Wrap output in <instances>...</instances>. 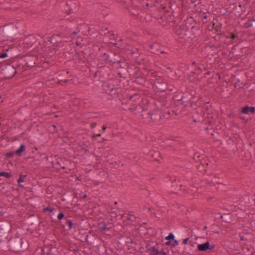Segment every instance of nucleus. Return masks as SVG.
Wrapping results in <instances>:
<instances>
[{"mask_svg": "<svg viewBox=\"0 0 255 255\" xmlns=\"http://www.w3.org/2000/svg\"><path fill=\"white\" fill-rule=\"evenodd\" d=\"M225 36H226L227 38H231L233 40L238 37V34L233 32H231L230 36L225 35Z\"/></svg>", "mask_w": 255, "mask_h": 255, "instance_id": "c9c22d12", "label": "nucleus"}, {"mask_svg": "<svg viewBox=\"0 0 255 255\" xmlns=\"http://www.w3.org/2000/svg\"><path fill=\"white\" fill-rule=\"evenodd\" d=\"M73 2L71 0L68 1L66 3V6L67 7V9H66V11H68V14H70L73 12V9L69 7V6L73 4Z\"/></svg>", "mask_w": 255, "mask_h": 255, "instance_id": "7c9ffc66", "label": "nucleus"}, {"mask_svg": "<svg viewBox=\"0 0 255 255\" xmlns=\"http://www.w3.org/2000/svg\"><path fill=\"white\" fill-rule=\"evenodd\" d=\"M188 29H190V28H189V27L187 26V25L186 24H182L181 25L179 28L178 29H177V32H179V31H181V30H188Z\"/></svg>", "mask_w": 255, "mask_h": 255, "instance_id": "a19ab883", "label": "nucleus"}, {"mask_svg": "<svg viewBox=\"0 0 255 255\" xmlns=\"http://www.w3.org/2000/svg\"><path fill=\"white\" fill-rule=\"evenodd\" d=\"M216 30L217 32V35H221V36H225V33L222 32L220 29L216 28Z\"/></svg>", "mask_w": 255, "mask_h": 255, "instance_id": "de8ad7c7", "label": "nucleus"}, {"mask_svg": "<svg viewBox=\"0 0 255 255\" xmlns=\"http://www.w3.org/2000/svg\"><path fill=\"white\" fill-rule=\"evenodd\" d=\"M127 219L128 220H131L132 221H133V219H132L131 217H128Z\"/></svg>", "mask_w": 255, "mask_h": 255, "instance_id": "0e129e2a", "label": "nucleus"}, {"mask_svg": "<svg viewBox=\"0 0 255 255\" xmlns=\"http://www.w3.org/2000/svg\"><path fill=\"white\" fill-rule=\"evenodd\" d=\"M120 100L123 110L131 111L134 114H140L143 110L142 106L140 105L141 102L140 96L137 94L131 96L122 95Z\"/></svg>", "mask_w": 255, "mask_h": 255, "instance_id": "f257e3e1", "label": "nucleus"}, {"mask_svg": "<svg viewBox=\"0 0 255 255\" xmlns=\"http://www.w3.org/2000/svg\"><path fill=\"white\" fill-rule=\"evenodd\" d=\"M106 128H107V127L106 126L104 125L102 127L103 131L104 132L106 130Z\"/></svg>", "mask_w": 255, "mask_h": 255, "instance_id": "052dcab7", "label": "nucleus"}, {"mask_svg": "<svg viewBox=\"0 0 255 255\" xmlns=\"http://www.w3.org/2000/svg\"><path fill=\"white\" fill-rule=\"evenodd\" d=\"M139 52L138 51V49H137V52H135L132 54V55L131 56L132 58L137 59V58L139 56Z\"/></svg>", "mask_w": 255, "mask_h": 255, "instance_id": "37998d69", "label": "nucleus"}, {"mask_svg": "<svg viewBox=\"0 0 255 255\" xmlns=\"http://www.w3.org/2000/svg\"><path fill=\"white\" fill-rule=\"evenodd\" d=\"M189 238H186V239H184L183 242H182V243L184 245H187V243H188V242L189 241Z\"/></svg>", "mask_w": 255, "mask_h": 255, "instance_id": "603ef678", "label": "nucleus"}, {"mask_svg": "<svg viewBox=\"0 0 255 255\" xmlns=\"http://www.w3.org/2000/svg\"><path fill=\"white\" fill-rule=\"evenodd\" d=\"M177 90V88L175 87L174 86L171 84H169L168 83H167V87L165 88V91H171L175 92Z\"/></svg>", "mask_w": 255, "mask_h": 255, "instance_id": "c756f323", "label": "nucleus"}, {"mask_svg": "<svg viewBox=\"0 0 255 255\" xmlns=\"http://www.w3.org/2000/svg\"><path fill=\"white\" fill-rule=\"evenodd\" d=\"M140 116L149 122L156 123L160 121L162 116L161 112L159 110L149 111L147 109H143L141 112Z\"/></svg>", "mask_w": 255, "mask_h": 255, "instance_id": "39448f33", "label": "nucleus"}, {"mask_svg": "<svg viewBox=\"0 0 255 255\" xmlns=\"http://www.w3.org/2000/svg\"><path fill=\"white\" fill-rule=\"evenodd\" d=\"M211 74V72L208 71L205 74V77H206V75H209Z\"/></svg>", "mask_w": 255, "mask_h": 255, "instance_id": "680f3d73", "label": "nucleus"}, {"mask_svg": "<svg viewBox=\"0 0 255 255\" xmlns=\"http://www.w3.org/2000/svg\"><path fill=\"white\" fill-rule=\"evenodd\" d=\"M208 228V227L205 226L204 227L203 230H206Z\"/></svg>", "mask_w": 255, "mask_h": 255, "instance_id": "774afa93", "label": "nucleus"}, {"mask_svg": "<svg viewBox=\"0 0 255 255\" xmlns=\"http://www.w3.org/2000/svg\"><path fill=\"white\" fill-rule=\"evenodd\" d=\"M36 42V39L33 35H28L23 40L24 47L27 49L31 47Z\"/></svg>", "mask_w": 255, "mask_h": 255, "instance_id": "9b49d317", "label": "nucleus"}, {"mask_svg": "<svg viewBox=\"0 0 255 255\" xmlns=\"http://www.w3.org/2000/svg\"><path fill=\"white\" fill-rule=\"evenodd\" d=\"M114 81H108L103 84V88L104 91L108 94L110 98H108L109 100L121 97V90L119 87H116L114 84Z\"/></svg>", "mask_w": 255, "mask_h": 255, "instance_id": "7ed1b4c3", "label": "nucleus"}, {"mask_svg": "<svg viewBox=\"0 0 255 255\" xmlns=\"http://www.w3.org/2000/svg\"><path fill=\"white\" fill-rule=\"evenodd\" d=\"M7 54L6 52L0 53V58H5L7 57Z\"/></svg>", "mask_w": 255, "mask_h": 255, "instance_id": "49530a36", "label": "nucleus"}, {"mask_svg": "<svg viewBox=\"0 0 255 255\" xmlns=\"http://www.w3.org/2000/svg\"><path fill=\"white\" fill-rule=\"evenodd\" d=\"M160 54H167V52H166V51H160Z\"/></svg>", "mask_w": 255, "mask_h": 255, "instance_id": "e2e57ef3", "label": "nucleus"}, {"mask_svg": "<svg viewBox=\"0 0 255 255\" xmlns=\"http://www.w3.org/2000/svg\"><path fill=\"white\" fill-rule=\"evenodd\" d=\"M97 228L100 232H103L106 230H109V229H111L112 225L106 224V221H104L99 223L98 224Z\"/></svg>", "mask_w": 255, "mask_h": 255, "instance_id": "f3484780", "label": "nucleus"}, {"mask_svg": "<svg viewBox=\"0 0 255 255\" xmlns=\"http://www.w3.org/2000/svg\"><path fill=\"white\" fill-rule=\"evenodd\" d=\"M16 27L14 25H6L3 29V32L7 35H12L16 32Z\"/></svg>", "mask_w": 255, "mask_h": 255, "instance_id": "4468645a", "label": "nucleus"}, {"mask_svg": "<svg viewBox=\"0 0 255 255\" xmlns=\"http://www.w3.org/2000/svg\"><path fill=\"white\" fill-rule=\"evenodd\" d=\"M15 154L14 152H9L6 153L5 156L7 158H12L14 156V155Z\"/></svg>", "mask_w": 255, "mask_h": 255, "instance_id": "c03bdc74", "label": "nucleus"}, {"mask_svg": "<svg viewBox=\"0 0 255 255\" xmlns=\"http://www.w3.org/2000/svg\"><path fill=\"white\" fill-rule=\"evenodd\" d=\"M240 119L243 121V123L245 124H247L248 122H249V120L248 119H245V118L244 117H240Z\"/></svg>", "mask_w": 255, "mask_h": 255, "instance_id": "09e8293b", "label": "nucleus"}, {"mask_svg": "<svg viewBox=\"0 0 255 255\" xmlns=\"http://www.w3.org/2000/svg\"><path fill=\"white\" fill-rule=\"evenodd\" d=\"M181 101L179 103L180 105H183L184 106H187L188 104H191V100L189 98L183 95L181 97Z\"/></svg>", "mask_w": 255, "mask_h": 255, "instance_id": "4be33fe9", "label": "nucleus"}, {"mask_svg": "<svg viewBox=\"0 0 255 255\" xmlns=\"http://www.w3.org/2000/svg\"><path fill=\"white\" fill-rule=\"evenodd\" d=\"M10 248L14 252H24L28 248L27 242L23 238H16L12 241Z\"/></svg>", "mask_w": 255, "mask_h": 255, "instance_id": "0eeeda50", "label": "nucleus"}, {"mask_svg": "<svg viewBox=\"0 0 255 255\" xmlns=\"http://www.w3.org/2000/svg\"><path fill=\"white\" fill-rule=\"evenodd\" d=\"M99 74V72L98 71H96L94 74V77H96L98 76V74Z\"/></svg>", "mask_w": 255, "mask_h": 255, "instance_id": "13d9d810", "label": "nucleus"}, {"mask_svg": "<svg viewBox=\"0 0 255 255\" xmlns=\"http://www.w3.org/2000/svg\"><path fill=\"white\" fill-rule=\"evenodd\" d=\"M167 83L166 80L161 77H158L156 78L154 81V85L160 91H165V88L167 87Z\"/></svg>", "mask_w": 255, "mask_h": 255, "instance_id": "1a4fd4ad", "label": "nucleus"}, {"mask_svg": "<svg viewBox=\"0 0 255 255\" xmlns=\"http://www.w3.org/2000/svg\"><path fill=\"white\" fill-rule=\"evenodd\" d=\"M250 112L251 114L255 113V107H249L247 105L242 108L241 113L242 114L248 115Z\"/></svg>", "mask_w": 255, "mask_h": 255, "instance_id": "a211bd4d", "label": "nucleus"}, {"mask_svg": "<svg viewBox=\"0 0 255 255\" xmlns=\"http://www.w3.org/2000/svg\"><path fill=\"white\" fill-rule=\"evenodd\" d=\"M135 78V82L140 84H142V83L144 82V77H136Z\"/></svg>", "mask_w": 255, "mask_h": 255, "instance_id": "e433bc0d", "label": "nucleus"}, {"mask_svg": "<svg viewBox=\"0 0 255 255\" xmlns=\"http://www.w3.org/2000/svg\"><path fill=\"white\" fill-rule=\"evenodd\" d=\"M61 33L54 34L51 37H50L49 41H50V43H52L54 45L57 46L59 43L61 42Z\"/></svg>", "mask_w": 255, "mask_h": 255, "instance_id": "dca6fc26", "label": "nucleus"}, {"mask_svg": "<svg viewBox=\"0 0 255 255\" xmlns=\"http://www.w3.org/2000/svg\"><path fill=\"white\" fill-rule=\"evenodd\" d=\"M112 222H113V219H110L109 220H108L107 221H106V224L111 225H112V228L113 227V225Z\"/></svg>", "mask_w": 255, "mask_h": 255, "instance_id": "3c124183", "label": "nucleus"}, {"mask_svg": "<svg viewBox=\"0 0 255 255\" xmlns=\"http://www.w3.org/2000/svg\"><path fill=\"white\" fill-rule=\"evenodd\" d=\"M220 218L222 220V221L225 223H230V218L228 214H224L221 215Z\"/></svg>", "mask_w": 255, "mask_h": 255, "instance_id": "473e14b6", "label": "nucleus"}, {"mask_svg": "<svg viewBox=\"0 0 255 255\" xmlns=\"http://www.w3.org/2000/svg\"><path fill=\"white\" fill-rule=\"evenodd\" d=\"M183 94L182 93H180V94H177L176 95H175L174 96H173V99L175 101H177L178 103V104H179V103H180L182 99H181V97L183 96Z\"/></svg>", "mask_w": 255, "mask_h": 255, "instance_id": "2f4dec72", "label": "nucleus"}, {"mask_svg": "<svg viewBox=\"0 0 255 255\" xmlns=\"http://www.w3.org/2000/svg\"><path fill=\"white\" fill-rule=\"evenodd\" d=\"M246 28H249L252 26L255 27V18L254 17L251 19H249L248 21L244 24Z\"/></svg>", "mask_w": 255, "mask_h": 255, "instance_id": "393cba45", "label": "nucleus"}, {"mask_svg": "<svg viewBox=\"0 0 255 255\" xmlns=\"http://www.w3.org/2000/svg\"><path fill=\"white\" fill-rule=\"evenodd\" d=\"M68 81V80H67V79H65V80H62V79H61V80H59L58 81V83H59V84H61V85H63V84L62 83V82H63V83H64V84H66Z\"/></svg>", "mask_w": 255, "mask_h": 255, "instance_id": "8fccbe9b", "label": "nucleus"}, {"mask_svg": "<svg viewBox=\"0 0 255 255\" xmlns=\"http://www.w3.org/2000/svg\"><path fill=\"white\" fill-rule=\"evenodd\" d=\"M79 145L81 147L82 150H84L85 152H89V150L88 149V145L84 143V142H81L79 143Z\"/></svg>", "mask_w": 255, "mask_h": 255, "instance_id": "c85d7f7f", "label": "nucleus"}, {"mask_svg": "<svg viewBox=\"0 0 255 255\" xmlns=\"http://www.w3.org/2000/svg\"><path fill=\"white\" fill-rule=\"evenodd\" d=\"M65 218L64 214L63 213H60L57 215L58 220L56 219V214L54 213H53L51 216V219L53 222L58 223V225H60L64 228H65V225H63L62 224V221L61 220L63 219H64Z\"/></svg>", "mask_w": 255, "mask_h": 255, "instance_id": "ddd939ff", "label": "nucleus"}, {"mask_svg": "<svg viewBox=\"0 0 255 255\" xmlns=\"http://www.w3.org/2000/svg\"><path fill=\"white\" fill-rule=\"evenodd\" d=\"M148 75L149 76V77L150 78V80H153V79H152V78L156 79L159 77V76H157V73L155 72H151L150 74L148 73Z\"/></svg>", "mask_w": 255, "mask_h": 255, "instance_id": "58836bf2", "label": "nucleus"}, {"mask_svg": "<svg viewBox=\"0 0 255 255\" xmlns=\"http://www.w3.org/2000/svg\"><path fill=\"white\" fill-rule=\"evenodd\" d=\"M88 236L87 235L86 237V238H85V242H86L87 243H89L88 241Z\"/></svg>", "mask_w": 255, "mask_h": 255, "instance_id": "69168bd1", "label": "nucleus"}, {"mask_svg": "<svg viewBox=\"0 0 255 255\" xmlns=\"http://www.w3.org/2000/svg\"><path fill=\"white\" fill-rule=\"evenodd\" d=\"M170 115V113L169 111H168L167 113H166L165 114V115L163 116L165 117L166 118L168 119L169 118Z\"/></svg>", "mask_w": 255, "mask_h": 255, "instance_id": "864d4df0", "label": "nucleus"}, {"mask_svg": "<svg viewBox=\"0 0 255 255\" xmlns=\"http://www.w3.org/2000/svg\"><path fill=\"white\" fill-rule=\"evenodd\" d=\"M132 76L134 78L139 77H144V74L140 70V68L137 67H134V71L132 74Z\"/></svg>", "mask_w": 255, "mask_h": 255, "instance_id": "412c9836", "label": "nucleus"}, {"mask_svg": "<svg viewBox=\"0 0 255 255\" xmlns=\"http://www.w3.org/2000/svg\"><path fill=\"white\" fill-rule=\"evenodd\" d=\"M101 135V133H98V134H94L93 135H92V137L93 138H95L96 137L100 136Z\"/></svg>", "mask_w": 255, "mask_h": 255, "instance_id": "6e6d98bb", "label": "nucleus"}, {"mask_svg": "<svg viewBox=\"0 0 255 255\" xmlns=\"http://www.w3.org/2000/svg\"><path fill=\"white\" fill-rule=\"evenodd\" d=\"M163 9H165V11H167L168 12H170V10H167V9H166V7H163Z\"/></svg>", "mask_w": 255, "mask_h": 255, "instance_id": "338daca9", "label": "nucleus"}, {"mask_svg": "<svg viewBox=\"0 0 255 255\" xmlns=\"http://www.w3.org/2000/svg\"><path fill=\"white\" fill-rule=\"evenodd\" d=\"M178 242L177 241V240L175 239V238H174L173 240L172 241V242H171V245H170L169 246H171L172 247H175V246L178 245Z\"/></svg>", "mask_w": 255, "mask_h": 255, "instance_id": "a18cd8bd", "label": "nucleus"}, {"mask_svg": "<svg viewBox=\"0 0 255 255\" xmlns=\"http://www.w3.org/2000/svg\"><path fill=\"white\" fill-rule=\"evenodd\" d=\"M100 56L102 58L101 59L106 63L114 64L118 63L119 64V67L124 68L122 63L124 60L121 58L118 53L112 51H108L107 52L102 54Z\"/></svg>", "mask_w": 255, "mask_h": 255, "instance_id": "20e7f679", "label": "nucleus"}, {"mask_svg": "<svg viewBox=\"0 0 255 255\" xmlns=\"http://www.w3.org/2000/svg\"><path fill=\"white\" fill-rule=\"evenodd\" d=\"M175 236L173 233H170L167 237L165 238V240L167 241L164 244L166 246H169L171 245V242L173 240Z\"/></svg>", "mask_w": 255, "mask_h": 255, "instance_id": "5701e85b", "label": "nucleus"}, {"mask_svg": "<svg viewBox=\"0 0 255 255\" xmlns=\"http://www.w3.org/2000/svg\"><path fill=\"white\" fill-rule=\"evenodd\" d=\"M19 68L15 65L7 64L2 66L0 71L1 78L7 80L12 78L16 73V69Z\"/></svg>", "mask_w": 255, "mask_h": 255, "instance_id": "423d86ee", "label": "nucleus"}, {"mask_svg": "<svg viewBox=\"0 0 255 255\" xmlns=\"http://www.w3.org/2000/svg\"><path fill=\"white\" fill-rule=\"evenodd\" d=\"M38 64V57L37 55H26L18 60L16 66L24 70L26 68H32Z\"/></svg>", "mask_w": 255, "mask_h": 255, "instance_id": "f03ea898", "label": "nucleus"}, {"mask_svg": "<svg viewBox=\"0 0 255 255\" xmlns=\"http://www.w3.org/2000/svg\"><path fill=\"white\" fill-rule=\"evenodd\" d=\"M0 176H3L5 177L6 178H9L12 176V174L10 173L6 172H1L0 173Z\"/></svg>", "mask_w": 255, "mask_h": 255, "instance_id": "72a5a7b5", "label": "nucleus"}, {"mask_svg": "<svg viewBox=\"0 0 255 255\" xmlns=\"http://www.w3.org/2000/svg\"><path fill=\"white\" fill-rule=\"evenodd\" d=\"M169 6H169V8L171 10V12H172V13H173V12H173V9H172V7H171L172 4H170V3H169Z\"/></svg>", "mask_w": 255, "mask_h": 255, "instance_id": "bf43d9fd", "label": "nucleus"}, {"mask_svg": "<svg viewBox=\"0 0 255 255\" xmlns=\"http://www.w3.org/2000/svg\"><path fill=\"white\" fill-rule=\"evenodd\" d=\"M54 210V208L50 207L48 206L47 207H45L43 209L42 212L44 213L46 212H49V213H52Z\"/></svg>", "mask_w": 255, "mask_h": 255, "instance_id": "4c0bfd02", "label": "nucleus"}, {"mask_svg": "<svg viewBox=\"0 0 255 255\" xmlns=\"http://www.w3.org/2000/svg\"><path fill=\"white\" fill-rule=\"evenodd\" d=\"M105 31H106V30H107V31H108V32H105V34H106L107 33H109V34H110V35H112V34L111 33V32H110V31H109L108 30V28H105ZM112 35H113V36H114V34L113 33H112Z\"/></svg>", "mask_w": 255, "mask_h": 255, "instance_id": "4d7b16f0", "label": "nucleus"}, {"mask_svg": "<svg viewBox=\"0 0 255 255\" xmlns=\"http://www.w3.org/2000/svg\"><path fill=\"white\" fill-rule=\"evenodd\" d=\"M216 120L213 117H209L208 119L206 120V123L208 124L209 126H213L216 123Z\"/></svg>", "mask_w": 255, "mask_h": 255, "instance_id": "cd10ccee", "label": "nucleus"}, {"mask_svg": "<svg viewBox=\"0 0 255 255\" xmlns=\"http://www.w3.org/2000/svg\"><path fill=\"white\" fill-rule=\"evenodd\" d=\"M145 248L146 252L149 253L151 255H158L159 253V248L156 246H152L150 243L147 244Z\"/></svg>", "mask_w": 255, "mask_h": 255, "instance_id": "f8f14e48", "label": "nucleus"}, {"mask_svg": "<svg viewBox=\"0 0 255 255\" xmlns=\"http://www.w3.org/2000/svg\"><path fill=\"white\" fill-rule=\"evenodd\" d=\"M26 146L24 144L20 145L19 147L15 151V153L16 155L20 156L22 155V153L25 150Z\"/></svg>", "mask_w": 255, "mask_h": 255, "instance_id": "b1692460", "label": "nucleus"}, {"mask_svg": "<svg viewBox=\"0 0 255 255\" xmlns=\"http://www.w3.org/2000/svg\"><path fill=\"white\" fill-rule=\"evenodd\" d=\"M168 254L169 252L164 251L163 248H162L161 250L159 249V253L158 255H168Z\"/></svg>", "mask_w": 255, "mask_h": 255, "instance_id": "79ce46f5", "label": "nucleus"}, {"mask_svg": "<svg viewBox=\"0 0 255 255\" xmlns=\"http://www.w3.org/2000/svg\"><path fill=\"white\" fill-rule=\"evenodd\" d=\"M214 248L215 245H210L208 241L197 245V250L200 252H206L208 250L212 251Z\"/></svg>", "mask_w": 255, "mask_h": 255, "instance_id": "9d476101", "label": "nucleus"}, {"mask_svg": "<svg viewBox=\"0 0 255 255\" xmlns=\"http://www.w3.org/2000/svg\"><path fill=\"white\" fill-rule=\"evenodd\" d=\"M80 28L78 27H76L75 30H73L72 29H70L68 30L69 33L70 35H76L80 32Z\"/></svg>", "mask_w": 255, "mask_h": 255, "instance_id": "f704fd0d", "label": "nucleus"}, {"mask_svg": "<svg viewBox=\"0 0 255 255\" xmlns=\"http://www.w3.org/2000/svg\"><path fill=\"white\" fill-rule=\"evenodd\" d=\"M122 242L123 243L125 242L126 245L127 246H128L129 244H131L133 243L132 240L131 239V238H129V237L126 238V240L125 241H122Z\"/></svg>", "mask_w": 255, "mask_h": 255, "instance_id": "ea45409f", "label": "nucleus"}, {"mask_svg": "<svg viewBox=\"0 0 255 255\" xmlns=\"http://www.w3.org/2000/svg\"><path fill=\"white\" fill-rule=\"evenodd\" d=\"M190 30H191L193 33V35L195 34V31H199V29L194 26H192L190 29H188V30H181L179 31L178 32V34H181L186 36L187 38H189L191 37V35L189 34V32H190Z\"/></svg>", "mask_w": 255, "mask_h": 255, "instance_id": "2eb2a0df", "label": "nucleus"}, {"mask_svg": "<svg viewBox=\"0 0 255 255\" xmlns=\"http://www.w3.org/2000/svg\"><path fill=\"white\" fill-rule=\"evenodd\" d=\"M26 177H27L26 175H23L22 174H19V177L18 180H17V183L18 184V186L20 187L24 188L23 185L20 184V183L23 182L24 181V179L25 178H26Z\"/></svg>", "mask_w": 255, "mask_h": 255, "instance_id": "a878e982", "label": "nucleus"}, {"mask_svg": "<svg viewBox=\"0 0 255 255\" xmlns=\"http://www.w3.org/2000/svg\"><path fill=\"white\" fill-rule=\"evenodd\" d=\"M137 49L132 45H128L126 47L127 54L131 57L135 51L137 52Z\"/></svg>", "mask_w": 255, "mask_h": 255, "instance_id": "aec40b11", "label": "nucleus"}, {"mask_svg": "<svg viewBox=\"0 0 255 255\" xmlns=\"http://www.w3.org/2000/svg\"><path fill=\"white\" fill-rule=\"evenodd\" d=\"M0 229L4 232H8V233L11 230V225L8 222L1 223L0 224Z\"/></svg>", "mask_w": 255, "mask_h": 255, "instance_id": "6ab92c4d", "label": "nucleus"}, {"mask_svg": "<svg viewBox=\"0 0 255 255\" xmlns=\"http://www.w3.org/2000/svg\"><path fill=\"white\" fill-rule=\"evenodd\" d=\"M97 126V123H93L91 124L90 125V127L91 128H95Z\"/></svg>", "mask_w": 255, "mask_h": 255, "instance_id": "5fc2aeb1", "label": "nucleus"}, {"mask_svg": "<svg viewBox=\"0 0 255 255\" xmlns=\"http://www.w3.org/2000/svg\"><path fill=\"white\" fill-rule=\"evenodd\" d=\"M36 252L39 253L40 255H55L57 251L56 247H53L50 245L45 246L43 248H39L36 250Z\"/></svg>", "mask_w": 255, "mask_h": 255, "instance_id": "6e6552de", "label": "nucleus"}, {"mask_svg": "<svg viewBox=\"0 0 255 255\" xmlns=\"http://www.w3.org/2000/svg\"><path fill=\"white\" fill-rule=\"evenodd\" d=\"M64 220H65V225H66L68 226V228L67 229H66V230L67 231H69L70 230L72 227H73V224L72 223V220H68L67 219V218H65L64 219Z\"/></svg>", "mask_w": 255, "mask_h": 255, "instance_id": "bb28decb", "label": "nucleus"}]
</instances>
